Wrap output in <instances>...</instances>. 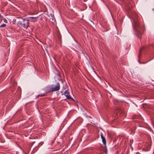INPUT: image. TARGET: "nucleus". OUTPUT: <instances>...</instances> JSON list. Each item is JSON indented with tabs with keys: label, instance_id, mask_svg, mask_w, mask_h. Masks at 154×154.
<instances>
[{
	"label": "nucleus",
	"instance_id": "3",
	"mask_svg": "<svg viewBox=\"0 0 154 154\" xmlns=\"http://www.w3.org/2000/svg\"><path fill=\"white\" fill-rule=\"evenodd\" d=\"M139 22L138 21H134V25H133V26L135 30H136L137 31H138V34H140V32L139 31Z\"/></svg>",
	"mask_w": 154,
	"mask_h": 154
},
{
	"label": "nucleus",
	"instance_id": "1",
	"mask_svg": "<svg viewBox=\"0 0 154 154\" xmlns=\"http://www.w3.org/2000/svg\"><path fill=\"white\" fill-rule=\"evenodd\" d=\"M23 20V23L21 22L19 24H21V25L24 28L26 29L29 27V20L28 19H22Z\"/></svg>",
	"mask_w": 154,
	"mask_h": 154
},
{
	"label": "nucleus",
	"instance_id": "8",
	"mask_svg": "<svg viewBox=\"0 0 154 154\" xmlns=\"http://www.w3.org/2000/svg\"><path fill=\"white\" fill-rule=\"evenodd\" d=\"M6 26V25L5 24H4L0 26V27H5V26Z\"/></svg>",
	"mask_w": 154,
	"mask_h": 154
},
{
	"label": "nucleus",
	"instance_id": "9",
	"mask_svg": "<svg viewBox=\"0 0 154 154\" xmlns=\"http://www.w3.org/2000/svg\"><path fill=\"white\" fill-rule=\"evenodd\" d=\"M63 91H61V93H63Z\"/></svg>",
	"mask_w": 154,
	"mask_h": 154
},
{
	"label": "nucleus",
	"instance_id": "6",
	"mask_svg": "<svg viewBox=\"0 0 154 154\" xmlns=\"http://www.w3.org/2000/svg\"><path fill=\"white\" fill-rule=\"evenodd\" d=\"M101 136L103 144L104 145H106V141L105 138L103 136L102 134L101 135Z\"/></svg>",
	"mask_w": 154,
	"mask_h": 154
},
{
	"label": "nucleus",
	"instance_id": "7",
	"mask_svg": "<svg viewBox=\"0 0 154 154\" xmlns=\"http://www.w3.org/2000/svg\"><path fill=\"white\" fill-rule=\"evenodd\" d=\"M3 21L5 23H8L7 21V20H6V19L5 18H3Z\"/></svg>",
	"mask_w": 154,
	"mask_h": 154
},
{
	"label": "nucleus",
	"instance_id": "10",
	"mask_svg": "<svg viewBox=\"0 0 154 154\" xmlns=\"http://www.w3.org/2000/svg\"><path fill=\"white\" fill-rule=\"evenodd\" d=\"M51 17H52V14H51Z\"/></svg>",
	"mask_w": 154,
	"mask_h": 154
},
{
	"label": "nucleus",
	"instance_id": "5",
	"mask_svg": "<svg viewBox=\"0 0 154 154\" xmlns=\"http://www.w3.org/2000/svg\"><path fill=\"white\" fill-rule=\"evenodd\" d=\"M38 18V17H29L28 18L29 21L32 22H35L36 21V19Z\"/></svg>",
	"mask_w": 154,
	"mask_h": 154
},
{
	"label": "nucleus",
	"instance_id": "4",
	"mask_svg": "<svg viewBox=\"0 0 154 154\" xmlns=\"http://www.w3.org/2000/svg\"><path fill=\"white\" fill-rule=\"evenodd\" d=\"M62 95H64L66 97L67 99H72V98L71 97V96L69 95V92L68 91V90H66L64 93L62 94Z\"/></svg>",
	"mask_w": 154,
	"mask_h": 154
},
{
	"label": "nucleus",
	"instance_id": "2",
	"mask_svg": "<svg viewBox=\"0 0 154 154\" xmlns=\"http://www.w3.org/2000/svg\"><path fill=\"white\" fill-rule=\"evenodd\" d=\"M60 89V85L59 83H57L54 87H53L51 88V91H55L59 90Z\"/></svg>",
	"mask_w": 154,
	"mask_h": 154
}]
</instances>
